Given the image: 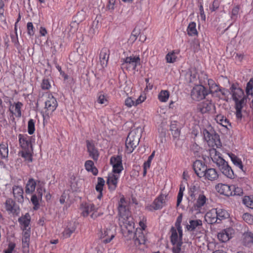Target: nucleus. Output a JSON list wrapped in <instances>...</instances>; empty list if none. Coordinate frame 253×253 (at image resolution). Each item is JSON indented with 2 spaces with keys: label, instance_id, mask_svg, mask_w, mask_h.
I'll use <instances>...</instances> for the list:
<instances>
[{
  "label": "nucleus",
  "instance_id": "nucleus-1",
  "mask_svg": "<svg viewBox=\"0 0 253 253\" xmlns=\"http://www.w3.org/2000/svg\"><path fill=\"white\" fill-rule=\"evenodd\" d=\"M127 205L125 197H121L118 207L119 224L124 232H127L128 235H133L135 231L134 222Z\"/></svg>",
  "mask_w": 253,
  "mask_h": 253
},
{
  "label": "nucleus",
  "instance_id": "nucleus-2",
  "mask_svg": "<svg viewBox=\"0 0 253 253\" xmlns=\"http://www.w3.org/2000/svg\"><path fill=\"white\" fill-rule=\"evenodd\" d=\"M143 130V127L138 126L129 133L126 141V151L128 154L132 153L138 145Z\"/></svg>",
  "mask_w": 253,
  "mask_h": 253
},
{
  "label": "nucleus",
  "instance_id": "nucleus-3",
  "mask_svg": "<svg viewBox=\"0 0 253 253\" xmlns=\"http://www.w3.org/2000/svg\"><path fill=\"white\" fill-rule=\"evenodd\" d=\"M116 227L113 225H110L103 229L100 235L102 242L105 244L110 243L116 234Z\"/></svg>",
  "mask_w": 253,
  "mask_h": 253
},
{
  "label": "nucleus",
  "instance_id": "nucleus-4",
  "mask_svg": "<svg viewBox=\"0 0 253 253\" xmlns=\"http://www.w3.org/2000/svg\"><path fill=\"white\" fill-rule=\"evenodd\" d=\"M208 93V91L203 85H197L192 89L191 96L193 100L199 101L204 99Z\"/></svg>",
  "mask_w": 253,
  "mask_h": 253
},
{
  "label": "nucleus",
  "instance_id": "nucleus-5",
  "mask_svg": "<svg viewBox=\"0 0 253 253\" xmlns=\"http://www.w3.org/2000/svg\"><path fill=\"white\" fill-rule=\"evenodd\" d=\"M203 134L205 139L209 143V145L213 146L217 145V142L219 141V136L215 131L211 128L210 130L204 129Z\"/></svg>",
  "mask_w": 253,
  "mask_h": 253
},
{
  "label": "nucleus",
  "instance_id": "nucleus-6",
  "mask_svg": "<svg viewBox=\"0 0 253 253\" xmlns=\"http://www.w3.org/2000/svg\"><path fill=\"white\" fill-rule=\"evenodd\" d=\"M140 58L139 56H129L124 59V62L122 63V66L126 68L127 69L131 68L132 70H135L137 65L140 64Z\"/></svg>",
  "mask_w": 253,
  "mask_h": 253
},
{
  "label": "nucleus",
  "instance_id": "nucleus-7",
  "mask_svg": "<svg viewBox=\"0 0 253 253\" xmlns=\"http://www.w3.org/2000/svg\"><path fill=\"white\" fill-rule=\"evenodd\" d=\"M110 164L113 167V172L119 174L123 170L122 157L120 156H113L110 159Z\"/></svg>",
  "mask_w": 253,
  "mask_h": 253
},
{
  "label": "nucleus",
  "instance_id": "nucleus-8",
  "mask_svg": "<svg viewBox=\"0 0 253 253\" xmlns=\"http://www.w3.org/2000/svg\"><path fill=\"white\" fill-rule=\"evenodd\" d=\"M193 167L195 173L199 178L204 177V174L208 168L201 160H196L193 165Z\"/></svg>",
  "mask_w": 253,
  "mask_h": 253
},
{
  "label": "nucleus",
  "instance_id": "nucleus-9",
  "mask_svg": "<svg viewBox=\"0 0 253 253\" xmlns=\"http://www.w3.org/2000/svg\"><path fill=\"white\" fill-rule=\"evenodd\" d=\"M234 188V185H228L227 184L218 183L215 186V189L220 194L227 197L233 196L232 191Z\"/></svg>",
  "mask_w": 253,
  "mask_h": 253
},
{
  "label": "nucleus",
  "instance_id": "nucleus-10",
  "mask_svg": "<svg viewBox=\"0 0 253 253\" xmlns=\"http://www.w3.org/2000/svg\"><path fill=\"white\" fill-rule=\"evenodd\" d=\"M19 141L21 147L25 151H32V145L31 137L26 135L20 134L18 135Z\"/></svg>",
  "mask_w": 253,
  "mask_h": 253
},
{
  "label": "nucleus",
  "instance_id": "nucleus-11",
  "mask_svg": "<svg viewBox=\"0 0 253 253\" xmlns=\"http://www.w3.org/2000/svg\"><path fill=\"white\" fill-rule=\"evenodd\" d=\"M5 209L6 211L14 215H17L20 211L19 207L11 199H8L5 203Z\"/></svg>",
  "mask_w": 253,
  "mask_h": 253
},
{
  "label": "nucleus",
  "instance_id": "nucleus-12",
  "mask_svg": "<svg viewBox=\"0 0 253 253\" xmlns=\"http://www.w3.org/2000/svg\"><path fill=\"white\" fill-rule=\"evenodd\" d=\"M56 99L53 96H49L45 102V108L47 114L52 113L57 107Z\"/></svg>",
  "mask_w": 253,
  "mask_h": 253
},
{
  "label": "nucleus",
  "instance_id": "nucleus-13",
  "mask_svg": "<svg viewBox=\"0 0 253 253\" xmlns=\"http://www.w3.org/2000/svg\"><path fill=\"white\" fill-rule=\"evenodd\" d=\"M210 157L212 162L219 167L226 161L221 157V154L215 149H211L210 150Z\"/></svg>",
  "mask_w": 253,
  "mask_h": 253
},
{
  "label": "nucleus",
  "instance_id": "nucleus-14",
  "mask_svg": "<svg viewBox=\"0 0 253 253\" xmlns=\"http://www.w3.org/2000/svg\"><path fill=\"white\" fill-rule=\"evenodd\" d=\"M170 232L171 235L170 236V241L173 246H176L182 244V237L178 233L177 230L174 227H172L170 229Z\"/></svg>",
  "mask_w": 253,
  "mask_h": 253
},
{
  "label": "nucleus",
  "instance_id": "nucleus-15",
  "mask_svg": "<svg viewBox=\"0 0 253 253\" xmlns=\"http://www.w3.org/2000/svg\"><path fill=\"white\" fill-rule=\"evenodd\" d=\"M119 178V174L110 173L108 176L107 184L108 185L110 190H115L117 186L118 180Z\"/></svg>",
  "mask_w": 253,
  "mask_h": 253
},
{
  "label": "nucleus",
  "instance_id": "nucleus-16",
  "mask_svg": "<svg viewBox=\"0 0 253 253\" xmlns=\"http://www.w3.org/2000/svg\"><path fill=\"white\" fill-rule=\"evenodd\" d=\"M110 50L108 48L104 47L101 50L99 59L100 64L103 68L106 67L107 65Z\"/></svg>",
  "mask_w": 253,
  "mask_h": 253
},
{
  "label": "nucleus",
  "instance_id": "nucleus-17",
  "mask_svg": "<svg viewBox=\"0 0 253 253\" xmlns=\"http://www.w3.org/2000/svg\"><path fill=\"white\" fill-rule=\"evenodd\" d=\"M233 233V229L231 228H228L218 233L217 237L218 239L221 242H226L232 237V235Z\"/></svg>",
  "mask_w": 253,
  "mask_h": 253
},
{
  "label": "nucleus",
  "instance_id": "nucleus-18",
  "mask_svg": "<svg viewBox=\"0 0 253 253\" xmlns=\"http://www.w3.org/2000/svg\"><path fill=\"white\" fill-rule=\"evenodd\" d=\"M219 168L221 172L226 176L227 177L233 179L235 177V175L233 170L229 166L227 162H224Z\"/></svg>",
  "mask_w": 253,
  "mask_h": 253
},
{
  "label": "nucleus",
  "instance_id": "nucleus-19",
  "mask_svg": "<svg viewBox=\"0 0 253 253\" xmlns=\"http://www.w3.org/2000/svg\"><path fill=\"white\" fill-rule=\"evenodd\" d=\"M216 209H212L207 212L205 216V220L209 224H213L215 223H219L217 218Z\"/></svg>",
  "mask_w": 253,
  "mask_h": 253
},
{
  "label": "nucleus",
  "instance_id": "nucleus-20",
  "mask_svg": "<svg viewBox=\"0 0 253 253\" xmlns=\"http://www.w3.org/2000/svg\"><path fill=\"white\" fill-rule=\"evenodd\" d=\"M230 93L232 94L233 99L234 101L244 98L243 91L241 88L236 87L234 84L230 87Z\"/></svg>",
  "mask_w": 253,
  "mask_h": 253
},
{
  "label": "nucleus",
  "instance_id": "nucleus-21",
  "mask_svg": "<svg viewBox=\"0 0 253 253\" xmlns=\"http://www.w3.org/2000/svg\"><path fill=\"white\" fill-rule=\"evenodd\" d=\"M218 173L217 170L213 168H208L206 171L204 177L205 180L214 181L218 179Z\"/></svg>",
  "mask_w": 253,
  "mask_h": 253
},
{
  "label": "nucleus",
  "instance_id": "nucleus-22",
  "mask_svg": "<svg viewBox=\"0 0 253 253\" xmlns=\"http://www.w3.org/2000/svg\"><path fill=\"white\" fill-rule=\"evenodd\" d=\"M13 194L15 199L19 203H23L24 201L23 189L19 186H14L12 188Z\"/></svg>",
  "mask_w": 253,
  "mask_h": 253
},
{
  "label": "nucleus",
  "instance_id": "nucleus-23",
  "mask_svg": "<svg viewBox=\"0 0 253 253\" xmlns=\"http://www.w3.org/2000/svg\"><path fill=\"white\" fill-rule=\"evenodd\" d=\"M167 196L164 194H161L153 202V208L155 210H159L163 208L166 204Z\"/></svg>",
  "mask_w": 253,
  "mask_h": 253
},
{
  "label": "nucleus",
  "instance_id": "nucleus-24",
  "mask_svg": "<svg viewBox=\"0 0 253 253\" xmlns=\"http://www.w3.org/2000/svg\"><path fill=\"white\" fill-rule=\"evenodd\" d=\"M134 242L136 245L145 244L146 238L141 229L136 230L134 235Z\"/></svg>",
  "mask_w": 253,
  "mask_h": 253
},
{
  "label": "nucleus",
  "instance_id": "nucleus-25",
  "mask_svg": "<svg viewBox=\"0 0 253 253\" xmlns=\"http://www.w3.org/2000/svg\"><path fill=\"white\" fill-rule=\"evenodd\" d=\"M96 209L93 204L85 203L83 207L82 214L84 216H87L90 212H93L91 214V217H93L94 212L96 211Z\"/></svg>",
  "mask_w": 253,
  "mask_h": 253
},
{
  "label": "nucleus",
  "instance_id": "nucleus-26",
  "mask_svg": "<svg viewBox=\"0 0 253 253\" xmlns=\"http://www.w3.org/2000/svg\"><path fill=\"white\" fill-rule=\"evenodd\" d=\"M213 107V104L211 101L207 100L198 105V110L202 113L204 114L209 112Z\"/></svg>",
  "mask_w": 253,
  "mask_h": 253
},
{
  "label": "nucleus",
  "instance_id": "nucleus-27",
  "mask_svg": "<svg viewBox=\"0 0 253 253\" xmlns=\"http://www.w3.org/2000/svg\"><path fill=\"white\" fill-rule=\"evenodd\" d=\"M202 226V221L201 220H191L189 221V224L186 226V228L188 231H193L196 229H200Z\"/></svg>",
  "mask_w": 253,
  "mask_h": 253
},
{
  "label": "nucleus",
  "instance_id": "nucleus-28",
  "mask_svg": "<svg viewBox=\"0 0 253 253\" xmlns=\"http://www.w3.org/2000/svg\"><path fill=\"white\" fill-rule=\"evenodd\" d=\"M87 151L90 157L94 160H97L98 157V153L97 149L95 148L94 145L88 140L86 141Z\"/></svg>",
  "mask_w": 253,
  "mask_h": 253
},
{
  "label": "nucleus",
  "instance_id": "nucleus-29",
  "mask_svg": "<svg viewBox=\"0 0 253 253\" xmlns=\"http://www.w3.org/2000/svg\"><path fill=\"white\" fill-rule=\"evenodd\" d=\"M76 226L75 223H70L64 229L62 233V235L65 238H68L71 235L74 233L76 230Z\"/></svg>",
  "mask_w": 253,
  "mask_h": 253
},
{
  "label": "nucleus",
  "instance_id": "nucleus-30",
  "mask_svg": "<svg viewBox=\"0 0 253 253\" xmlns=\"http://www.w3.org/2000/svg\"><path fill=\"white\" fill-rule=\"evenodd\" d=\"M207 200V198L203 193H199L196 202L194 205L196 209L200 210L206 204Z\"/></svg>",
  "mask_w": 253,
  "mask_h": 253
},
{
  "label": "nucleus",
  "instance_id": "nucleus-31",
  "mask_svg": "<svg viewBox=\"0 0 253 253\" xmlns=\"http://www.w3.org/2000/svg\"><path fill=\"white\" fill-rule=\"evenodd\" d=\"M37 184L36 181L33 178H30L26 185L25 192L27 194H32L35 191Z\"/></svg>",
  "mask_w": 253,
  "mask_h": 253
},
{
  "label": "nucleus",
  "instance_id": "nucleus-32",
  "mask_svg": "<svg viewBox=\"0 0 253 253\" xmlns=\"http://www.w3.org/2000/svg\"><path fill=\"white\" fill-rule=\"evenodd\" d=\"M235 102L236 103L235 108L236 110V117L238 119H241L242 117L241 111L243 107V104L245 102V98H242L240 100L235 101Z\"/></svg>",
  "mask_w": 253,
  "mask_h": 253
},
{
  "label": "nucleus",
  "instance_id": "nucleus-33",
  "mask_svg": "<svg viewBox=\"0 0 253 253\" xmlns=\"http://www.w3.org/2000/svg\"><path fill=\"white\" fill-rule=\"evenodd\" d=\"M98 182L97 184L96 185L95 189L96 190L99 192L98 195L97 196V198L100 199L102 197V190L103 187L104 185L105 181L102 177H98Z\"/></svg>",
  "mask_w": 253,
  "mask_h": 253
},
{
  "label": "nucleus",
  "instance_id": "nucleus-34",
  "mask_svg": "<svg viewBox=\"0 0 253 253\" xmlns=\"http://www.w3.org/2000/svg\"><path fill=\"white\" fill-rule=\"evenodd\" d=\"M85 169L88 171H91L92 174L96 175L98 173L97 169L94 166L93 162L91 160H88L85 162L84 165Z\"/></svg>",
  "mask_w": 253,
  "mask_h": 253
},
{
  "label": "nucleus",
  "instance_id": "nucleus-35",
  "mask_svg": "<svg viewBox=\"0 0 253 253\" xmlns=\"http://www.w3.org/2000/svg\"><path fill=\"white\" fill-rule=\"evenodd\" d=\"M31 217L29 213H26L24 216H22L18 219L19 223L23 225L24 227V230L28 227L30 222Z\"/></svg>",
  "mask_w": 253,
  "mask_h": 253
},
{
  "label": "nucleus",
  "instance_id": "nucleus-36",
  "mask_svg": "<svg viewBox=\"0 0 253 253\" xmlns=\"http://www.w3.org/2000/svg\"><path fill=\"white\" fill-rule=\"evenodd\" d=\"M22 106V104L18 102L15 104V106H10L9 110L12 113L20 117L21 116V108Z\"/></svg>",
  "mask_w": 253,
  "mask_h": 253
},
{
  "label": "nucleus",
  "instance_id": "nucleus-37",
  "mask_svg": "<svg viewBox=\"0 0 253 253\" xmlns=\"http://www.w3.org/2000/svg\"><path fill=\"white\" fill-rule=\"evenodd\" d=\"M217 212V218L218 221L220 222L223 219L227 218L229 215L224 210L221 209H216Z\"/></svg>",
  "mask_w": 253,
  "mask_h": 253
},
{
  "label": "nucleus",
  "instance_id": "nucleus-38",
  "mask_svg": "<svg viewBox=\"0 0 253 253\" xmlns=\"http://www.w3.org/2000/svg\"><path fill=\"white\" fill-rule=\"evenodd\" d=\"M229 156L233 163L235 166L239 167L240 169L242 170V171H245V170L244 169V167L242 164L241 160L239 158H238L236 156L233 154H231Z\"/></svg>",
  "mask_w": 253,
  "mask_h": 253
},
{
  "label": "nucleus",
  "instance_id": "nucleus-39",
  "mask_svg": "<svg viewBox=\"0 0 253 253\" xmlns=\"http://www.w3.org/2000/svg\"><path fill=\"white\" fill-rule=\"evenodd\" d=\"M187 34L190 36H194L198 35V32L196 28V23L194 22L189 23L187 27Z\"/></svg>",
  "mask_w": 253,
  "mask_h": 253
},
{
  "label": "nucleus",
  "instance_id": "nucleus-40",
  "mask_svg": "<svg viewBox=\"0 0 253 253\" xmlns=\"http://www.w3.org/2000/svg\"><path fill=\"white\" fill-rule=\"evenodd\" d=\"M215 120L216 122L222 126L227 127V125H229V121L222 115H218L216 116Z\"/></svg>",
  "mask_w": 253,
  "mask_h": 253
},
{
  "label": "nucleus",
  "instance_id": "nucleus-41",
  "mask_svg": "<svg viewBox=\"0 0 253 253\" xmlns=\"http://www.w3.org/2000/svg\"><path fill=\"white\" fill-rule=\"evenodd\" d=\"M186 79L189 83L195 81L197 78L196 71L194 70H189L185 75Z\"/></svg>",
  "mask_w": 253,
  "mask_h": 253
},
{
  "label": "nucleus",
  "instance_id": "nucleus-42",
  "mask_svg": "<svg viewBox=\"0 0 253 253\" xmlns=\"http://www.w3.org/2000/svg\"><path fill=\"white\" fill-rule=\"evenodd\" d=\"M169 96V92L168 90H161L158 94V99L161 102L167 101Z\"/></svg>",
  "mask_w": 253,
  "mask_h": 253
},
{
  "label": "nucleus",
  "instance_id": "nucleus-43",
  "mask_svg": "<svg viewBox=\"0 0 253 253\" xmlns=\"http://www.w3.org/2000/svg\"><path fill=\"white\" fill-rule=\"evenodd\" d=\"M208 83L210 85V91L211 93L217 92L218 90H220V88L216 84L214 83L212 80H209Z\"/></svg>",
  "mask_w": 253,
  "mask_h": 253
},
{
  "label": "nucleus",
  "instance_id": "nucleus-44",
  "mask_svg": "<svg viewBox=\"0 0 253 253\" xmlns=\"http://www.w3.org/2000/svg\"><path fill=\"white\" fill-rule=\"evenodd\" d=\"M240 8V7L239 5H236L232 10L231 18L234 22L235 21L237 18Z\"/></svg>",
  "mask_w": 253,
  "mask_h": 253
},
{
  "label": "nucleus",
  "instance_id": "nucleus-45",
  "mask_svg": "<svg viewBox=\"0 0 253 253\" xmlns=\"http://www.w3.org/2000/svg\"><path fill=\"white\" fill-rule=\"evenodd\" d=\"M200 193L198 187L196 186H193L190 188L189 191V195L192 199H195L196 196Z\"/></svg>",
  "mask_w": 253,
  "mask_h": 253
},
{
  "label": "nucleus",
  "instance_id": "nucleus-46",
  "mask_svg": "<svg viewBox=\"0 0 253 253\" xmlns=\"http://www.w3.org/2000/svg\"><path fill=\"white\" fill-rule=\"evenodd\" d=\"M182 215H179L176 219V221L175 223V228H176L177 230L178 233L180 236L182 235V227L181 226V223L182 222Z\"/></svg>",
  "mask_w": 253,
  "mask_h": 253
},
{
  "label": "nucleus",
  "instance_id": "nucleus-47",
  "mask_svg": "<svg viewBox=\"0 0 253 253\" xmlns=\"http://www.w3.org/2000/svg\"><path fill=\"white\" fill-rule=\"evenodd\" d=\"M0 154L1 158H5L8 156V148L4 144L0 145Z\"/></svg>",
  "mask_w": 253,
  "mask_h": 253
},
{
  "label": "nucleus",
  "instance_id": "nucleus-48",
  "mask_svg": "<svg viewBox=\"0 0 253 253\" xmlns=\"http://www.w3.org/2000/svg\"><path fill=\"white\" fill-rule=\"evenodd\" d=\"M243 202L247 207L253 209V201L251 197L249 196L245 197L243 200Z\"/></svg>",
  "mask_w": 253,
  "mask_h": 253
},
{
  "label": "nucleus",
  "instance_id": "nucleus-49",
  "mask_svg": "<svg viewBox=\"0 0 253 253\" xmlns=\"http://www.w3.org/2000/svg\"><path fill=\"white\" fill-rule=\"evenodd\" d=\"M97 102L101 104H105L108 103L107 97L103 94L100 93L98 94Z\"/></svg>",
  "mask_w": 253,
  "mask_h": 253
},
{
  "label": "nucleus",
  "instance_id": "nucleus-50",
  "mask_svg": "<svg viewBox=\"0 0 253 253\" xmlns=\"http://www.w3.org/2000/svg\"><path fill=\"white\" fill-rule=\"evenodd\" d=\"M35 130V122L33 119H30L28 123V132L30 134H32Z\"/></svg>",
  "mask_w": 253,
  "mask_h": 253
},
{
  "label": "nucleus",
  "instance_id": "nucleus-51",
  "mask_svg": "<svg viewBox=\"0 0 253 253\" xmlns=\"http://www.w3.org/2000/svg\"><path fill=\"white\" fill-rule=\"evenodd\" d=\"M41 199V198L39 197V196H37V194L33 195L31 197V202L34 205V209L35 210H37L39 206V200Z\"/></svg>",
  "mask_w": 253,
  "mask_h": 253
},
{
  "label": "nucleus",
  "instance_id": "nucleus-52",
  "mask_svg": "<svg viewBox=\"0 0 253 253\" xmlns=\"http://www.w3.org/2000/svg\"><path fill=\"white\" fill-rule=\"evenodd\" d=\"M242 218L247 223L250 224H253V216L251 214L248 213H245L243 214Z\"/></svg>",
  "mask_w": 253,
  "mask_h": 253
},
{
  "label": "nucleus",
  "instance_id": "nucleus-53",
  "mask_svg": "<svg viewBox=\"0 0 253 253\" xmlns=\"http://www.w3.org/2000/svg\"><path fill=\"white\" fill-rule=\"evenodd\" d=\"M244 240L247 243H253V233L247 232L244 234Z\"/></svg>",
  "mask_w": 253,
  "mask_h": 253
},
{
  "label": "nucleus",
  "instance_id": "nucleus-54",
  "mask_svg": "<svg viewBox=\"0 0 253 253\" xmlns=\"http://www.w3.org/2000/svg\"><path fill=\"white\" fill-rule=\"evenodd\" d=\"M31 151L23 150L21 152L22 156L29 162H32V156L30 153Z\"/></svg>",
  "mask_w": 253,
  "mask_h": 253
},
{
  "label": "nucleus",
  "instance_id": "nucleus-55",
  "mask_svg": "<svg viewBox=\"0 0 253 253\" xmlns=\"http://www.w3.org/2000/svg\"><path fill=\"white\" fill-rule=\"evenodd\" d=\"M78 24L76 22H73L71 23L69 26V33L73 34L78 30Z\"/></svg>",
  "mask_w": 253,
  "mask_h": 253
},
{
  "label": "nucleus",
  "instance_id": "nucleus-56",
  "mask_svg": "<svg viewBox=\"0 0 253 253\" xmlns=\"http://www.w3.org/2000/svg\"><path fill=\"white\" fill-rule=\"evenodd\" d=\"M40 182L38 181V188L37 189L36 193L35 194H37V196H39V197L42 199L43 191L45 192V190H43L42 189V184H40Z\"/></svg>",
  "mask_w": 253,
  "mask_h": 253
},
{
  "label": "nucleus",
  "instance_id": "nucleus-57",
  "mask_svg": "<svg viewBox=\"0 0 253 253\" xmlns=\"http://www.w3.org/2000/svg\"><path fill=\"white\" fill-rule=\"evenodd\" d=\"M125 105L128 107H131L133 106H136L134 99L131 97L127 98L125 100Z\"/></svg>",
  "mask_w": 253,
  "mask_h": 253
},
{
  "label": "nucleus",
  "instance_id": "nucleus-58",
  "mask_svg": "<svg viewBox=\"0 0 253 253\" xmlns=\"http://www.w3.org/2000/svg\"><path fill=\"white\" fill-rule=\"evenodd\" d=\"M139 31H137L135 29H134L133 30L132 32L131 33V35L130 37V38H129L130 41H131L132 42H134V41H135L137 39V36L139 35Z\"/></svg>",
  "mask_w": 253,
  "mask_h": 253
},
{
  "label": "nucleus",
  "instance_id": "nucleus-59",
  "mask_svg": "<svg viewBox=\"0 0 253 253\" xmlns=\"http://www.w3.org/2000/svg\"><path fill=\"white\" fill-rule=\"evenodd\" d=\"M50 84L48 80L43 79L41 84L42 88L43 89H48L50 87Z\"/></svg>",
  "mask_w": 253,
  "mask_h": 253
},
{
  "label": "nucleus",
  "instance_id": "nucleus-60",
  "mask_svg": "<svg viewBox=\"0 0 253 253\" xmlns=\"http://www.w3.org/2000/svg\"><path fill=\"white\" fill-rule=\"evenodd\" d=\"M27 32L29 35L30 36L34 35V27L32 22H28L27 25Z\"/></svg>",
  "mask_w": 253,
  "mask_h": 253
},
{
  "label": "nucleus",
  "instance_id": "nucleus-61",
  "mask_svg": "<svg viewBox=\"0 0 253 253\" xmlns=\"http://www.w3.org/2000/svg\"><path fill=\"white\" fill-rule=\"evenodd\" d=\"M253 88V78H251L249 82L247 83L246 86V92L248 94H249L251 91H252Z\"/></svg>",
  "mask_w": 253,
  "mask_h": 253
},
{
  "label": "nucleus",
  "instance_id": "nucleus-62",
  "mask_svg": "<svg viewBox=\"0 0 253 253\" xmlns=\"http://www.w3.org/2000/svg\"><path fill=\"white\" fill-rule=\"evenodd\" d=\"M166 59L168 63H173L175 59V56L173 53H169L166 55Z\"/></svg>",
  "mask_w": 253,
  "mask_h": 253
},
{
  "label": "nucleus",
  "instance_id": "nucleus-63",
  "mask_svg": "<svg viewBox=\"0 0 253 253\" xmlns=\"http://www.w3.org/2000/svg\"><path fill=\"white\" fill-rule=\"evenodd\" d=\"M232 194L233 195H238L240 196L243 194V190L238 187H235L234 185V188L233 189Z\"/></svg>",
  "mask_w": 253,
  "mask_h": 253
},
{
  "label": "nucleus",
  "instance_id": "nucleus-64",
  "mask_svg": "<svg viewBox=\"0 0 253 253\" xmlns=\"http://www.w3.org/2000/svg\"><path fill=\"white\" fill-rule=\"evenodd\" d=\"M15 247V244L13 242L8 244V248L4 251V253H11Z\"/></svg>",
  "mask_w": 253,
  "mask_h": 253
}]
</instances>
